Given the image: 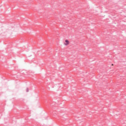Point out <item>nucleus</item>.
Instances as JSON below:
<instances>
[{
	"label": "nucleus",
	"mask_w": 126,
	"mask_h": 126,
	"mask_svg": "<svg viewBox=\"0 0 126 126\" xmlns=\"http://www.w3.org/2000/svg\"><path fill=\"white\" fill-rule=\"evenodd\" d=\"M27 92H29V89L28 88H27Z\"/></svg>",
	"instance_id": "nucleus-2"
},
{
	"label": "nucleus",
	"mask_w": 126,
	"mask_h": 126,
	"mask_svg": "<svg viewBox=\"0 0 126 126\" xmlns=\"http://www.w3.org/2000/svg\"><path fill=\"white\" fill-rule=\"evenodd\" d=\"M65 42L66 43H64L65 46H67V45L69 44V41H68V40H65Z\"/></svg>",
	"instance_id": "nucleus-1"
}]
</instances>
